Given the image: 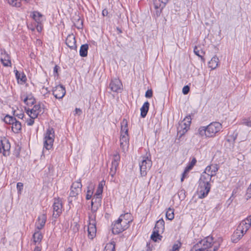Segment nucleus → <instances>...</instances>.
I'll return each mask as SVG.
<instances>
[{"label": "nucleus", "mask_w": 251, "mask_h": 251, "mask_svg": "<svg viewBox=\"0 0 251 251\" xmlns=\"http://www.w3.org/2000/svg\"><path fill=\"white\" fill-rule=\"evenodd\" d=\"M82 188V184L81 183V179H79L76 181L74 182L71 186V192L70 196L68 198V201L69 203H72L73 198L75 199V197L81 192Z\"/></svg>", "instance_id": "nucleus-8"}, {"label": "nucleus", "mask_w": 251, "mask_h": 251, "mask_svg": "<svg viewBox=\"0 0 251 251\" xmlns=\"http://www.w3.org/2000/svg\"><path fill=\"white\" fill-rule=\"evenodd\" d=\"M119 219H121L123 221L125 220L127 221V225L132 221L131 219V215L129 213H126L124 214H122L119 217Z\"/></svg>", "instance_id": "nucleus-31"}, {"label": "nucleus", "mask_w": 251, "mask_h": 251, "mask_svg": "<svg viewBox=\"0 0 251 251\" xmlns=\"http://www.w3.org/2000/svg\"><path fill=\"white\" fill-rule=\"evenodd\" d=\"M26 110L30 118H36L38 115L44 112L43 108H42L40 103L35 104L31 109H26Z\"/></svg>", "instance_id": "nucleus-11"}, {"label": "nucleus", "mask_w": 251, "mask_h": 251, "mask_svg": "<svg viewBox=\"0 0 251 251\" xmlns=\"http://www.w3.org/2000/svg\"><path fill=\"white\" fill-rule=\"evenodd\" d=\"M154 8L156 10V11L155 12V14L156 17H159L160 15V14L162 12V11L164 7H163L162 8V3H160L159 5L156 3H154Z\"/></svg>", "instance_id": "nucleus-30"}, {"label": "nucleus", "mask_w": 251, "mask_h": 251, "mask_svg": "<svg viewBox=\"0 0 251 251\" xmlns=\"http://www.w3.org/2000/svg\"><path fill=\"white\" fill-rule=\"evenodd\" d=\"M151 165L152 161L148 156L142 157L141 163H139L141 175L143 176H146Z\"/></svg>", "instance_id": "nucleus-9"}, {"label": "nucleus", "mask_w": 251, "mask_h": 251, "mask_svg": "<svg viewBox=\"0 0 251 251\" xmlns=\"http://www.w3.org/2000/svg\"><path fill=\"white\" fill-rule=\"evenodd\" d=\"M109 87L112 91L119 92L123 89V85L120 79H112Z\"/></svg>", "instance_id": "nucleus-16"}, {"label": "nucleus", "mask_w": 251, "mask_h": 251, "mask_svg": "<svg viewBox=\"0 0 251 251\" xmlns=\"http://www.w3.org/2000/svg\"><path fill=\"white\" fill-rule=\"evenodd\" d=\"M87 230L88 237L91 239H93L96 236L97 229L96 221L91 216H89V223L88 225Z\"/></svg>", "instance_id": "nucleus-13"}, {"label": "nucleus", "mask_w": 251, "mask_h": 251, "mask_svg": "<svg viewBox=\"0 0 251 251\" xmlns=\"http://www.w3.org/2000/svg\"><path fill=\"white\" fill-rule=\"evenodd\" d=\"M17 188L18 191V193L21 194V191L23 188V184L21 182H18L17 184Z\"/></svg>", "instance_id": "nucleus-47"}, {"label": "nucleus", "mask_w": 251, "mask_h": 251, "mask_svg": "<svg viewBox=\"0 0 251 251\" xmlns=\"http://www.w3.org/2000/svg\"><path fill=\"white\" fill-rule=\"evenodd\" d=\"M251 226V215L242 220L237 226L236 230L231 236V240L233 243L239 241L247 232Z\"/></svg>", "instance_id": "nucleus-3"}, {"label": "nucleus", "mask_w": 251, "mask_h": 251, "mask_svg": "<svg viewBox=\"0 0 251 251\" xmlns=\"http://www.w3.org/2000/svg\"><path fill=\"white\" fill-rule=\"evenodd\" d=\"M219 59L217 56H214L209 62V66L212 69H215L218 65Z\"/></svg>", "instance_id": "nucleus-27"}, {"label": "nucleus", "mask_w": 251, "mask_h": 251, "mask_svg": "<svg viewBox=\"0 0 251 251\" xmlns=\"http://www.w3.org/2000/svg\"><path fill=\"white\" fill-rule=\"evenodd\" d=\"M33 251H41V249L38 247H36Z\"/></svg>", "instance_id": "nucleus-60"}, {"label": "nucleus", "mask_w": 251, "mask_h": 251, "mask_svg": "<svg viewBox=\"0 0 251 251\" xmlns=\"http://www.w3.org/2000/svg\"><path fill=\"white\" fill-rule=\"evenodd\" d=\"M75 226H76L77 230H78V225H77V224L76 223H75Z\"/></svg>", "instance_id": "nucleus-64"}, {"label": "nucleus", "mask_w": 251, "mask_h": 251, "mask_svg": "<svg viewBox=\"0 0 251 251\" xmlns=\"http://www.w3.org/2000/svg\"><path fill=\"white\" fill-rule=\"evenodd\" d=\"M47 216L45 214H42L39 216L35 224V226L37 229L40 230L42 229L45 226Z\"/></svg>", "instance_id": "nucleus-20"}, {"label": "nucleus", "mask_w": 251, "mask_h": 251, "mask_svg": "<svg viewBox=\"0 0 251 251\" xmlns=\"http://www.w3.org/2000/svg\"><path fill=\"white\" fill-rule=\"evenodd\" d=\"M190 91V87L188 85L185 86L182 89V93L184 95L187 94Z\"/></svg>", "instance_id": "nucleus-48"}, {"label": "nucleus", "mask_w": 251, "mask_h": 251, "mask_svg": "<svg viewBox=\"0 0 251 251\" xmlns=\"http://www.w3.org/2000/svg\"><path fill=\"white\" fill-rule=\"evenodd\" d=\"M22 128L21 123L17 120L12 125V130L15 133H18Z\"/></svg>", "instance_id": "nucleus-26"}, {"label": "nucleus", "mask_w": 251, "mask_h": 251, "mask_svg": "<svg viewBox=\"0 0 251 251\" xmlns=\"http://www.w3.org/2000/svg\"><path fill=\"white\" fill-rule=\"evenodd\" d=\"M93 194V192L90 189V187L88 186L86 199L87 200H90L91 199Z\"/></svg>", "instance_id": "nucleus-42"}, {"label": "nucleus", "mask_w": 251, "mask_h": 251, "mask_svg": "<svg viewBox=\"0 0 251 251\" xmlns=\"http://www.w3.org/2000/svg\"><path fill=\"white\" fill-rule=\"evenodd\" d=\"M194 52L196 55L200 57H201V58L204 54V52L196 46H195L194 49Z\"/></svg>", "instance_id": "nucleus-34"}, {"label": "nucleus", "mask_w": 251, "mask_h": 251, "mask_svg": "<svg viewBox=\"0 0 251 251\" xmlns=\"http://www.w3.org/2000/svg\"><path fill=\"white\" fill-rule=\"evenodd\" d=\"M174 210L169 208L166 213V217L167 219L172 220L174 218Z\"/></svg>", "instance_id": "nucleus-32"}, {"label": "nucleus", "mask_w": 251, "mask_h": 251, "mask_svg": "<svg viewBox=\"0 0 251 251\" xmlns=\"http://www.w3.org/2000/svg\"><path fill=\"white\" fill-rule=\"evenodd\" d=\"M75 114H78V115H80L82 113V111L80 108H76L75 109Z\"/></svg>", "instance_id": "nucleus-58"}, {"label": "nucleus", "mask_w": 251, "mask_h": 251, "mask_svg": "<svg viewBox=\"0 0 251 251\" xmlns=\"http://www.w3.org/2000/svg\"><path fill=\"white\" fill-rule=\"evenodd\" d=\"M41 92L42 93H44V94H46L49 92V90L47 87L43 86L41 89Z\"/></svg>", "instance_id": "nucleus-53"}, {"label": "nucleus", "mask_w": 251, "mask_h": 251, "mask_svg": "<svg viewBox=\"0 0 251 251\" xmlns=\"http://www.w3.org/2000/svg\"><path fill=\"white\" fill-rule=\"evenodd\" d=\"M66 44L72 50L76 49V40L74 34H69L66 38Z\"/></svg>", "instance_id": "nucleus-19"}, {"label": "nucleus", "mask_w": 251, "mask_h": 251, "mask_svg": "<svg viewBox=\"0 0 251 251\" xmlns=\"http://www.w3.org/2000/svg\"><path fill=\"white\" fill-rule=\"evenodd\" d=\"M218 250V248H214V250H213V251H217Z\"/></svg>", "instance_id": "nucleus-63"}, {"label": "nucleus", "mask_w": 251, "mask_h": 251, "mask_svg": "<svg viewBox=\"0 0 251 251\" xmlns=\"http://www.w3.org/2000/svg\"><path fill=\"white\" fill-rule=\"evenodd\" d=\"M27 105H32L35 102V99H28V100L26 102H24Z\"/></svg>", "instance_id": "nucleus-51"}, {"label": "nucleus", "mask_w": 251, "mask_h": 251, "mask_svg": "<svg viewBox=\"0 0 251 251\" xmlns=\"http://www.w3.org/2000/svg\"><path fill=\"white\" fill-rule=\"evenodd\" d=\"M88 45L87 44L81 46L79 50V54L81 57H86L87 55Z\"/></svg>", "instance_id": "nucleus-25"}, {"label": "nucleus", "mask_w": 251, "mask_h": 251, "mask_svg": "<svg viewBox=\"0 0 251 251\" xmlns=\"http://www.w3.org/2000/svg\"><path fill=\"white\" fill-rule=\"evenodd\" d=\"M68 251H72V250L71 248H68L67 249Z\"/></svg>", "instance_id": "nucleus-62"}, {"label": "nucleus", "mask_w": 251, "mask_h": 251, "mask_svg": "<svg viewBox=\"0 0 251 251\" xmlns=\"http://www.w3.org/2000/svg\"><path fill=\"white\" fill-rule=\"evenodd\" d=\"M189 172V170H187L186 168H185L184 171L183 172V174H182V176L181 178V181L182 182L184 180V179L187 176V175Z\"/></svg>", "instance_id": "nucleus-45"}, {"label": "nucleus", "mask_w": 251, "mask_h": 251, "mask_svg": "<svg viewBox=\"0 0 251 251\" xmlns=\"http://www.w3.org/2000/svg\"><path fill=\"white\" fill-rule=\"evenodd\" d=\"M60 69V67L58 66L57 65H55L53 69V74H54V76L55 77H58V70Z\"/></svg>", "instance_id": "nucleus-46"}, {"label": "nucleus", "mask_w": 251, "mask_h": 251, "mask_svg": "<svg viewBox=\"0 0 251 251\" xmlns=\"http://www.w3.org/2000/svg\"><path fill=\"white\" fill-rule=\"evenodd\" d=\"M246 197L247 200H248L249 199H250L251 198V184H250V185L247 190Z\"/></svg>", "instance_id": "nucleus-43"}, {"label": "nucleus", "mask_w": 251, "mask_h": 251, "mask_svg": "<svg viewBox=\"0 0 251 251\" xmlns=\"http://www.w3.org/2000/svg\"><path fill=\"white\" fill-rule=\"evenodd\" d=\"M160 233H161V232L158 230H154V229H153V231L151 237V239L154 242L161 240L162 236L160 235Z\"/></svg>", "instance_id": "nucleus-28"}, {"label": "nucleus", "mask_w": 251, "mask_h": 251, "mask_svg": "<svg viewBox=\"0 0 251 251\" xmlns=\"http://www.w3.org/2000/svg\"><path fill=\"white\" fill-rule=\"evenodd\" d=\"M18 118L22 119L24 117V114L23 113H21L19 114L15 115Z\"/></svg>", "instance_id": "nucleus-59"}, {"label": "nucleus", "mask_w": 251, "mask_h": 251, "mask_svg": "<svg viewBox=\"0 0 251 251\" xmlns=\"http://www.w3.org/2000/svg\"><path fill=\"white\" fill-rule=\"evenodd\" d=\"M0 60L4 66H10L11 63L10 59V57L8 56L7 53L4 51V52L1 53V56L0 57Z\"/></svg>", "instance_id": "nucleus-21"}, {"label": "nucleus", "mask_w": 251, "mask_h": 251, "mask_svg": "<svg viewBox=\"0 0 251 251\" xmlns=\"http://www.w3.org/2000/svg\"><path fill=\"white\" fill-rule=\"evenodd\" d=\"M197 245H195L191 250V251H201V249L197 248Z\"/></svg>", "instance_id": "nucleus-57"}, {"label": "nucleus", "mask_w": 251, "mask_h": 251, "mask_svg": "<svg viewBox=\"0 0 251 251\" xmlns=\"http://www.w3.org/2000/svg\"><path fill=\"white\" fill-rule=\"evenodd\" d=\"M21 99L22 100H23L24 102L27 101L28 100V99H34L31 95H29L26 96L23 95V96H21Z\"/></svg>", "instance_id": "nucleus-44"}, {"label": "nucleus", "mask_w": 251, "mask_h": 251, "mask_svg": "<svg viewBox=\"0 0 251 251\" xmlns=\"http://www.w3.org/2000/svg\"><path fill=\"white\" fill-rule=\"evenodd\" d=\"M8 3L12 6L19 7L21 5V2L19 0H7Z\"/></svg>", "instance_id": "nucleus-36"}, {"label": "nucleus", "mask_w": 251, "mask_h": 251, "mask_svg": "<svg viewBox=\"0 0 251 251\" xmlns=\"http://www.w3.org/2000/svg\"><path fill=\"white\" fill-rule=\"evenodd\" d=\"M197 162V160L195 158H193L191 160V162L188 164V165L186 167L187 170L190 171L193 167L195 165Z\"/></svg>", "instance_id": "nucleus-40"}, {"label": "nucleus", "mask_w": 251, "mask_h": 251, "mask_svg": "<svg viewBox=\"0 0 251 251\" xmlns=\"http://www.w3.org/2000/svg\"><path fill=\"white\" fill-rule=\"evenodd\" d=\"M42 17V15L37 11H34L33 13V18L38 24L41 22L40 18Z\"/></svg>", "instance_id": "nucleus-35"}, {"label": "nucleus", "mask_w": 251, "mask_h": 251, "mask_svg": "<svg viewBox=\"0 0 251 251\" xmlns=\"http://www.w3.org/2000/svg\"><path fill=\"white\" fill-rule=\"evenodd\" d=\"M101 197L94 195L91 201V210L93 213L96 212L101 205Z\"/></svg>", "instance_id": "nucleus-18"}, {"label": "nucleus", "mask_w": 251, "mask_h": 251, "mask_svg": "<svg viewBox=\"0 0 251 251\" xmlns=\"http://www.w3.org/2000/svg\"><path fill=\"white\" fill-rule=\"evenodd\" d=\"M117 30H118V31L120 32V33H121L122 32V30L118 27H117Z\"/></svg>", "instance_id": "nucleus-61"}, {"label": "nucleus", "mask_w": 251, "mask_h": 251, "mask_svg": "<svg viewBox=\"0 0 251 251\" xmlns=\"http://www.w3.org/2000/svg\"><path fill=\"white\" fill-rule=\"evenodd\" d=\"M16 78H25V75L23 72H19L17 70H14Z\"/></svg>", "instance_id": "nucleus-37"}, {"label": "nucleus", "mask_w": 251, "mask_h": 251, "mask_svg": "<svg viewBox=\"0 0 251 251\" xmlns=\"http://www.w3.org/2000/svg\"><path fill=\"white\" fill-rule=\"evenodd\" d=\"M16 120V119L15 118L8 115H6L4 119V121L5 123L12 125Z\"/></svg>", "instance_id": "nucleus-33"}, {"label": "nucleus", "mask_w": 251, "mask_h": 251, "mask_svg": "<svg viewBox=\"0 0 251 251\" xmlns=\"http://www.w3.org/2000/svg\"><path fill=\"white\" fill-rule=\"evenodd\" d=\"M192 116H194L192 113L186 116L184 120L179 124L177 127V132L180 136L184 135L189 130L191 123Z\"/></svg>", "instance_id": "nucleus-6"}, {"label": "nucleus", "mask_w": 251, "mask_h": 251, "mask_svg": "<svg viewBox=\"0 0 251 251\" xmlns=\"http://www.w3.org/2000/svg\"><path fill=\"white\" fill-rule=\"evenodd\" d=\"M104 251H115V245L112 243L107 244L105 246Z\"/></svg>", "instance_id": "nucleus-38"}, {"label": "nucleus", "mask_w": 251, "mask_h": 251, "mask_svg": "<svg viewBox=\"0 0 251 251\" xmlns=\"http://www.w3.org/2000/svg\"><path fill=\"white\" fill-rule=\"evenodd\" d=\"M152 96V91L151 90H148L145 94V97L148 98H151Z\"/></svg>", "instance_id": "nucleus-49"}, {"label": "nucleus", "mask_w": 251, "mask_h": 251, "mask_svg": "<svg viewBox=\"0 0 251 251\" xmlns=\"http://www.w3.org/2000/svg\"><path fill=\"white\" fill-rule=\"evenodd\" d=\"M242 124L251 127V119H244L242 120Z\"/></svg>", "instance_id": "nucleus-41"}, {"label": "nucleus", "mask_w": 251, "mask_h": 251, "mask_svg": "<svg viewBox=\"0 0 251 251\" xmlns=\"http://www.w3.org/2000/svg\"><path fill=\"white\" fill-rule=\"evenodd\" d=\"M54 139V131L53 128L50 127L45 134L44 147L47 150L51 149L53 146Z\"/></svg>", "instance_id": "nucleus-5"}, {"label": "nucleus", "mask_w": 251, "mask_h": 251, "mask_svg": "<svg viewBox=\"0 0 251 251\" xmlns=\"http://www.w3.org/2000/svg\"><path fill=\"white\" fill-rule=\"evenodd\" d=\"M128 122L126 119H124L121 122L120 146L124 151L127 149L128 145L129 137L127 127Z\"/></svg>", "instance_id": "nucleus-4"}, {"label": "nucleus", "mask_w": 251, "mask_h": 251, "mask_svg": "<svg viewBox=\"0 0 251 251\" xmlns=\"http://www.w3.org/2000/svg\"><path fill=\"white\" fill-rule=\"evenodd\" d=\"M150 103L148 101H146L140 109L141 116L142 118H145L149 111Z\"/></svg>", "instance_id": "nucleus-24"}, {"label": "nucleus", "mask_w": 251, "mask_h": 251, "mask_svg": "<svg viewBox=\"0 0 251 251\" xmlns=\"http://www.w3.org/2000/svg\"><path fill=\"white\" fill-rule=\"evenodd\" d=\"M34 119L35 118H30V119H27L26 121L27 125L29 126L33 125L34 123Z\"/></svg>", "instance_id": "nucleus-50"}, {"label": "nucleus", "mask_w": 251, "mask_h": 251, "mask_svg": "<svg viewBox=\"0 0 251 251\" xmlns=\"http://www.w3.org/2000/svg\"><path fill=\"white\" fill-rule=\"evenodd\" d=\"M102 14L103 16H108V12L106 9H104L102 10Z\"/></svg>", "instance_id": "nucleus-55"}, {"label": "nucleus", "mask_w": 251, "mask_h": 251, "mask_svg": "<svg viewBox=\"0 0 251 251\" xmlns=\"http://www.w3.org/2000/svg\"><path fill=\"white\" fill-rule=\"evenodd\" d=\"M26 79H17V82L19 84H23L26 82Z\"/></svg>", "instance_id": "nucleus-56"}, {"label": "nucleus", "mask_w": 251, "mask_h": 251, "mask_svg": "<svg viewBox=\"0 0 251 251\" xmlns=\"http://www.w3.org/2000/svg\"><path fill=\"white\" fill-rule=\"evenodd\" d=\"M165 222L162 219L157 221L154 227V230H158L161 233L163 232L165 228Z\"/></svg>", "instance_id": "nucleus-22"}, {"label": "nucleus", "mask_w": 251, "mask_h": 251, "mask_svg": "<svg viewBox=\"0 0 251 251\" xmlns=\"http://www.w3.org/2000/svg\"><path fill=\"white\" fill-rule=\"evenodd\" d=\"M222 125L219 122H213L207 126H201L198 130V134L206 138H212L222 129Z\"/></svg>", "instance_id": "nucleus-2"}, {"label": "nucleus", "mask_w": 251, "mask_h": 251, "mask_svg": "<svg viewBox=\"0 0 251 251\" xmlns=\"http://www.w3.org/2000/svg\"><path fill=\"white\" fill-rule=\"evenodd\" d=\"M52 207L53 209L52 218L56 219L62 213V203L61 200L59 198L55 199Z\"/></svg>", "instance_id": "nucleus-12"}, {"label": "nucleus", "mask_w": 251, "mask_h": 251, "mask_svg": "<svg viewBox=\"0 0 251 251\" xmlns=\"http://www.w3.org/2000/svg\"><path fill=\"white\" fill-rule=\"evenodd\" d=\"M104 185V182L101 181L99 183L98 187L97 188L96 193L94 194L95 196L101 197V195L103 192V187Z\"/></svg>", "instance_id": "nucleus-29"}, {"label": "nucleus", "mask_w": 251, "mask_h": 251, "mask_svg": "<svg viewBox=\"0 0 251 251\" xmlns=\"http://www.w3.org/2000/svg\"><path fill=\"white\" fill-rule=\"evenodd\" d=\"M218 170L217 165L212 164L207 166L204 172L201 175L199 180V188L198 191L200 199H203L208 195L211 189L210 182L211 178L216 175Z\"/></svg>", "instance_id": "nucleus-1"}, {"label": "nucleus", "mask_w": 251, "mask_h": 251, "mask_svg": "<svg viewBox=\"0 0 251 251\" xmlns=\"http://www.w3.org/2000/svg\"><path fill=\"white\" fill-rule=\"evenodd\" d=\"M181 246V243L177 241V243H175L172 247V250L170 251H179L180 248Z\"/></svg>", "instance_id": "nucleus-39"}, {"label": "nucleus", "mask_w": 251, "mask_h": 251, "mask_svg": "<svg viewBox=\"0 0 251 251\" xmlns=\"http://www.w3.org/2000/svg\"><path fill=\"white\" fill-rule=\"evenodd\" d=\"M77 25H78L77 26V28H81L82 27V21L81 20H80V19H78Z\"/></svg>", "instance_id": "nucleus-52"}, {"label": "nucleus", "mask_w": 251, "mask_h": 251, "mask_svg": "<svg viewBox=\"0 0 251 251\" xmlns=\"http://www.w3.org/2000/svg\"><path fill=\"white\" fill-rule=\"evenodd\" d=\"M10 144L8 140L4 138L0 141V153L5 156L10 154Z\"/></svg>", "instance_id": "nucleus-14"}, {"label": "nucleus", "mask_w": 251, "mask_h": 251, "mask_svg": "<svg viewBox=\"0 0 251 251\" xmlns=\"http://www.w3.org/2000/svg\"><path fill=\"white\" fill-rule=\"evenodd\" d=\"M162 3V8L165 7L166 4L168 2V0H159Z\"/></svg>", "instance_id": "nucleus-54"}, {"label": "nucleus", "mask_w": 251, "mask_h": 251, "mask_svg": "<svg viewBox=\"0 0 251 251\" xmlns=\"http://www.w3.org/2000/svg\"><path fill=\"white\" fill-rule=\"evenodd\" d=\"M39 230H40L37 229V231H35L32 236L33 242L35 244L36 243H40L43 238V235Z\"/></svg>", "instance_id": "nucleus-23"}, {"label": "nucleus", "mask_w": 251, "mask_h": 251, "mask_svg": "<svg viewBox=\"0 0 251 251\" xmlns=\"http://www.w3.org/2000/svg\"><path fill=\"white\" fill-rule=\"evenodd\" d=\"M127 221L122 220L121 219H118L114 224H112V231L114 234H118L122 232L128 227Z\"/></svg>", "instance_id": "nucleus-7"}, {"label": "nucleus", "mask_w": 251, "mask_h": 251, "mask_svg": "<svg viewBox=\"0 0 251 251\" xmlns=\"http://www.w3.org/2000/svg\"><path fill=\"white\" fill-rule=\"evenodd\" d=\"M213 242L212 237L207 236L204 239L200 241L196 245L197 248L201 249V251H204L206 249L210 248Z\"/></svg>", "instance_id": "nucleus-10"}, {"label": "nucleus", "mask_w": 251, "mask_h": 251, "mask_svg": "<svg viewBox=\"0 0 251 251\" xmlns=\"http://www.w3.org/2000/svg\"><path fill=\"white\" fill-rule=\"evenodd\" d=\"M53 95L58 99L63 98L66 93L65 87L62 85H58L53 89Z\"/></svg>", "instance_id": "nucleus-15"}, {"label": "nucleus", "mask_w": 251, "mask_h": 251, "mask_svg": "<svg viewBox=\"0 0 251 251\" xmlns=\"http://www.w3.org/2000/svg\"><path fill=\"white\" fill-rule=\"evenodd\" d=\"M120 157L119 154H114L112 161L111 167L110 170V175L113 177L116 174L117 168L119 165Z\"/></svg>", "instance_id": "nucleus-17"}]
</instances>
